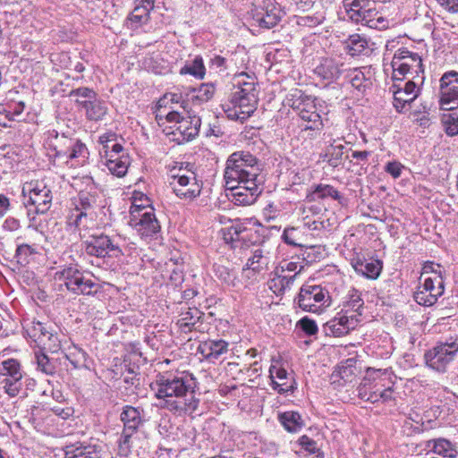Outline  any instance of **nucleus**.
<instances>
[{"label": "nucleus", "instance_id": "obj_28", "mask_svg": "<svg viewBox=\"0 0 458 458\" xmlns=\"http://www.w3.org/2000/svg\"><path fill=\"white\" fill-rule=\"evenodd\" d=\"M254 19L259 26L270 29L280 21L279 10L273 4H269L265 8L256 10Z\"/></svg>", "mask_w": 458, "mask_h": 458}, {"label": "nucleus", "instance_id": "obj_11", "mask_svg": "<svg viewBox=\"0 0 458 458\" xmlns=\"http://www.w3.org/2000/svg\"><path fill=\"white\" fill-rule=\"evenodd\" d=\"M166 120L174 123L172 134L179 144L193 140L199 132L201 119L197 115L182 116L178 111H171Z\"/></svg>", "mask_w": 458, "mask_h": 458}, {"label": "nucleus", "instance_id": "obj_43", "mask_svg": "<svg viewBox=\"0 0 458 458\" xmlns=\"http://www.w3.org/2000/svg\"><path fill=\"white\" fill-rule=\"evenodd\" d=\"M181 74H191L198 79H203L205 75V66L200 56H196L194 60L186 64L180 70Z\"/></svg>", "mask_w": 458, "mask_h": 458}, {"label": "nucleus", "instance_id": "obj_29", "mask_svg": "<svg viewBox=\"0 0 458 458\" xmlns=\"http://www.w3.org/2000/svg\"><path fill=\"white\" fill-rule=\"evenodd\" d=\"M354 270L369 279H377L382 270V264L379 260H366L357 259L352 262Z\"/></svg>", "mask_w": 458, "mask_h": 458}, {"label": "nucleus", "instance_id": "obj_15", "mask_svg": "<svg viewBox=\"0 0 458 458\" xmlns=\"http://www.w3.org/2000/svg\"><path fill=\"white\" fill-rule=\"evenodd\" d=\"M359 314H349V310H342L323 327L327 335L341 337L353 330L359 324Z\"/></svg>", "mask_w": 458, "mask_h": 458}, {"label": "nucleus", "instance_id": "obj_6", "mask_svg": "<svg viewBox=\"0 0 458 458\" xmlns=\"http://www.w3.org/2000/svg\"><path fill=\"white\" fill-rule=\"evenodd\" d=\"M394 382L386 369H368L366 377L357 388L358 396L371 403H386L394 399Z\"/></svg>", "mask_w": 458, "mask_h": 458}, {"label": "nucleus", "instance_id": "obj_16", "mask_svg": "<svg viewBox=\"0 0 458 458\" xmlns=\"http://www.w3.org/2000/svg\"><path fill=\"white\" fill-rule=\"evenodd\" d=\"M230 191L227 194L231 200L236 205L253 204L258 196L262 192L260 182L257 180H246L239 185H233V188H226Z\"/></svg>", "mask_w": 458, "mask_h": 458}, {"label": "nucleus", "instance_id": "obj_3", "mask_svg": "<svg viewBox=\"0 0 458 458\" xmlns=\"http://www.w3.org/2000/svg\"><path fill=\"white\" fill-rule=\"evenodd\" d=\"M439 106L445 111L442 123L445 132L450 136L458 134V72H445L439 80Z\"/></svg>", "mask_w": 458, "mask_h": 458}, {"label": "nucleus", "instance_id": "obj_9", "mask_svg": "<svg viewBox=\"0 0 458 458\" xmlns=\"http://www.w3.org/2000/svg\"><path fill=\"white\" fill-rule=\"evenodd\" d=\"M129 224L141 238L153 237L161 228L154 209L149 206L136 203L131 207Z\"/></svg>", "mask_w": 458, "mask_h": 458}, {"label": "nucleus", "instance_id": "obj_45", "mask_svg": "<svg viewBox=\"0 0 458 458\" xmlns=\"http://www.w3.org/2000/svg\"><path fill=\"white\" fill-rule=\"evenodd\" d=\"M432 450L435 454L444 458H454L457 451L454 445L446 439L434 440Z\"/></svg>", "mask_w": 458, "mask_h": 458}, {"label": "nucleus", "instance_id": "obj_32", "mask_svg": "<svg viewBox=\"0 0 458 458\" xmlns=\"http://www.w3.org/2000/svg\"><path fill=\"white\" fill-rule=\"evenodd\" d=\"M82 109L86 113V116L89 120L98 121L103 119L106 114L107 106L106 103L96 96L95 99L88 100V102H82Z\"/></svg>", "mask_w": 458, "mask_h": 458}, {"label": "nucleus", "instance_id": "obj_21", "mask_svg": "<svg viewBox=\"0 0 458 458\" xmlns=\"http://www.w3.org/2000/svg\"><path fill=\"white\" fill-rule=\"evenodd\" d=\"M228 352V343L222 339L200 342L198 346V352L200 353L206 360L214 361L221 355Z\"/></svg>", "mask_w": 458, "mask_h": 458}, {"label": "nucleus", "instance_id": "obj_63", "mask_svg": "<svg viewBox=\"0 0 458 458\" xmlns=\"http://www.w3.org/2000/svg\"><path fill=\"white\" fill-rule=\"evenodd\" d=\"M428 274H432L431 277H436V276H438L439 278H443L441 266L439 264H436L432 261H426L423 264L421 277Z\"/></svg>", "mask_w": 458, "mask_h": 458}, {"label": "nucleus", "instance_id": "obj_56", "mask_svg": "<svg viewBox=\"0 0 458 458\" xmlns=\"http://www.w3.org/2000/svg\"><path fill=\"white\" fill-rule=\"evenodd\" d=\"M50 333L51 331L49 330V327L46 324H43L39 321L33 322L31 327V334L32 336L37 339V341L43 343Z\"/></svg>", "mask_w": 458, "mask_h": 458}, {"label": "nucleus", "instance_id": "obj_36", "mask_svg": "<svg viewBox=\"0 0 458 458\" xmlns=\"http://www.w3.org/2000/svg\"><path fill=\"white\" fill-rule=\"evenodd\" d=\"M388 21L385 18L382 13L377 8V3L375 5L370 6V10L366 14L362 25H366L372 29L383 30L388 27Z\"/></svg>", "mask_w": 458, "mask_h": 458}, {"label": "nucleus", "instance_id": "obj_7", "mask_svg": "<svg viewBox=\"0 0 458 458\" xmlns=\"http://www.w3.org/2000/svg\"><path fill=\"white\" fill-rule=\"evenodd\" d=\"M55 279L64 282L66 289L75 294L93 295L99 290V285L78 265L65 266L55 273Z\"/></svg>", "mask_w": 458, "mask_h": 458}, {"label": "nucleus", "instance_id": "obj_2", "mask_svg": "<svg viewBox=\"0 0 458 458\" xmlns=\"http://www.w3.org/2000/svg\"><path fill=\"white\" fill-rule=\"evenodd\" d=\"M234 81L229 97L233 108H228L225 112L230 119L244 122L257 109L259 89L256 79L245 72L236 75Z\"/></svg>", "mask_w": 458, "mask_h": 458}, {"label": "nucleus", "instance_id": "obj_17", "mask_svg": "<svg viewBox=\"0 0 458 458\" xmlns=\"http://www.w3.org/2000/svg\"><path fill=\"white\" fill-rule=\"evenodd\" d=\"M444 293L443 278L426 277L422 285L414 293L415 301L423 306H431L437 302V298Z\"/></svg>", "mask_w": 458, "mask_h": 458}, {"label": "nucleus", "instance_id": "obj_41", "mask_svg": "<svg viewBox=\"0 0 458 458\" xmlns=\"http://www.w3.org/2000/svg\"><path fill=\"white\" fill-rule=\"evenodd\" d=\"M38 369L46 375H54L56 372L57 362L43 352L35 353Z\"/></svg>", "mask_w": 458, "mask_h": 458}, {"label": "nucleus", "instance_id": "obj_37", "mask_svg": "<svg viewBox=\"0 0 458 458\" xmlns=\"http://www.w3.org/2000/svg\"><path fill=\"white\" fill-rule=\"evenodd\" d=\"M105 165L108 171L116 177H123L130 165V157L123 153L119 159H106Z\"/></svg>", "mask_w": 458, "mask_h": 458}, {"label": "nucleus", "instance_id": "obj_5", "mask_svg": "<svg viewBox=\"0 0 458 458\" xmlns=\"http://www.w3.org/2000/svg\"><path fill=\"white\" fill-rule=\"evenodd\" d=\"M260 167L258 159L250 152L237 151L229 156L225 169L226 188H233L248 180L259 179Z\"/></svg>", "mask_w": 458, "mask_h": 458}, {"label": "nucleus", "instance_id": "obj_47", "mask_svg": "<svg viewBox=\"0 0 458 458\" xmlns=\"http://www.w3.org/2000/svg\"><path fill=\"white\" fill-rule=\"evenodd\" d=\"M150 12L144 10V8L134 7L127 21L131 28L135 30L140 26L147 23L149 20Z\"/></svg>", "mask_w": 458, "mask_h": 458}, {"label": "nucleus", "instance_id": "obj_54", "mask_svg": "<svg viewBox=\"0 0 458 458\" xmlns=\"http://www.w3.org/2000/svg\"><path fill=\"white\" fill-rule=\"evenodd\" d=\"M364 301L360 298V295L356 292L350 296V300L344 306L347 308L345 310H349V314H359L361 316V310L363 309Z\"/></svg>", "mask_w": 458, "mask_h": 458}, {"label": "nucleus", "instance_id": "obj_39", "mask_svg": "<svg viewBox=\"0 0 458 458\" xmlns=\"http://www.w3.org/2000/svg\"><path fill=\"white\" fill-rule=\"evenodd\" d=\"M214 93L215 88L212 84H202L199 89H192L191 92L187 94V98L201 104L210 100Z\"/></svg>", "mask_w": 458, "mask_h": 458}, {"label": "nucleus", "instance_id": "obj_31", "mask_svg": "<svg viewBox=\"0 0 458 458\" xmlns=\"http://www.w3.org/2000/svg\"><path fill=\"white\" fill-rule=\"evenodd\" d=\"M327 198H331L333 199L338 200L339 202H341L343 199L340 192L333 186L322 183L316 185L314 189L307 195V200L309 202L325 199Z\"/></svg>", "mask_w": 458, "mask_h": 458}, {"label": "nucleus", "instance_id": "obj_64", "mask_svg": "<svg viewBox=\"0 0 458 458\" xmlns=\"http://www.w3.org/2000/svg\"><path fill=\"white\" fill-rule=\"evenodd\" d=\"M403 165L397 161L388 162L386 165L385 171L391 174L394 179L401 176Z\"/></svg>", "mask_w": 458, "mask_h": 458}, {"label": "nucleus", "instance_id": "obj_13", "mask_svg": "<svg viewBox=\"0 0 458 458\" xmlns=\"http://www.w3.org/2000/svg\"><path fill=\"white\" fill-rule=\"evenodd\" d=\"M172 175L170 185L177 197L183 199L192 200L199 196L202 185L199 183L193 172L186 171Z\"/></svg>", "mask_w": 458, "mask_h": 458}, {"label": "nucleus", "instance_id": "obj_52", "mask_svg": "<svg viewBox=\"0 0 458 458\" xmlns=\"http://www.w3.org/2000/svg\"><path fill=\"white\" fill-rule=\"evenodd\" d=\"M355 360L354 359H347L338 367V375L344 382L352 381L355 377Z\"/></svg>", "mask_w": 458, "mask_h": 458}, {"label": "nucleus", "instance_id": "obj_44", "mask_svg": "<svg viewBox=\"0 0 458 458\" xmlns=\"http://www.w3.org/2000/svg\"><path fill=\"white\" fill-rule=\"evenodd\" d=\"M303 226L310 231L328 230L331 224L329 219H321V217L311 216L310 215H302Z\"/></svg>", "mask_w": 458, "mask_h": 458}, {"label": "nucleus", "instance_id": "obj_61", "mask_svg": "<svg viewBox=\"0 0 458 458\" xmlns=\"http://www.w3.org/2000/svg\"><path fill=\"white\" fill-rule=\"evenodd\" d=\"M299 232L294 227H289L284 229L282 238L285 243L291 246H301L298 242L299 240Z\"/></svg>", "mask_w": 458, "mask_h": 458}, {"label": "nucleus", "instance_id": "obj_27", "mask_svg": "<svg viewBox=\"0 0 458 458\" xmlns=\"http://www.w3.org/2000/svg\"><path fill=\"white\" fill-rule=\"evenodd\" d=\"M375 5L374 0H352L347 3L348 9L345 10L347 16L350 20L356 23H361L368 12L370 10V6Z\"/></svg>", "mask_w": 458, "mask_h": 458}, {"label": "nucleus", "instance_id": "obj_51", "mask_svg": "<svg viewBox=\"0 0 458 458\" xmlns=\"http://www.w3.org/2000/svg\"><path fill=\"white\" fill-rule=\"evenodd\" d=\"M135 433H129L123 430L118 440V454L123 457H128L131 453V437Z\"/></svg>", "mask_w": 458, "mask_h": 458}, {"label": "nucleus", "instance_id": "obj_10", "mask_svg": "<svg viewBox=\"0 0 458 458\" xmlns=\"http://www.w3.org/2000/svg\"><path fill=\"white\" fill-rule=\"evenodd\" d=\"M21 194L25 207H34V212L37 214H45L51 207L52 191L43 182L39 181L27 182L22 186Z\"/></svg>", "mask_w": 458, "mask_h": 458}, {"label": "nucleus", "instance_id": "obj_23", "mask_svg": "<svg viewBox=\"0 0 458 458\" xmlns=\"http://www.w3.org/2000/svg\"><path fill=\"white\" fill-rule=\"evenodd\" d=\"M96 204L95 196L89 192H81L79 194L78 204L76 205V212L74 225L77 228L85 226L84 220L88 216L91 215L94 205Z\"/></svg>", "mask_w": 458, "mask_h": 458}, {"label": "nucleus", "instance_id": "obj_34", "mask_svg": "<svg viewBox=\"0 0 458 458\" xmlns=\"http://www.w3.org/2000/svg\"><path fill=\"white\" fill-rule=\"evenodd\" d=\"M67 360L72 364L73 369L89 368L88 354L76 345L69 346L64 352Z\"/></svg>", "mask_w": 458, "mask_h": 458}, {"label": "nucleus", "instance_id": "obj_1", "mask_svg": "<svg viewBox=\"0 0 458 458\" xmlns=\"http://www.w3.org/2000/svg\"><path fill=\"white\" fill-rule=\"evenodd\" d=\"M159 406L176 416L191 415L199 405L195 377L188 372L159 373L151 384Z\"/></svg>", "mask_w": 458, "mask_h": 458}, {"label": "nucleus", "instance_id": "obj_40", "mask_svg": "<svg viewBox=\"0 0 458 458\" xmlns=\"http://www.w3.org/2000/svg\"><path fill=\"white\" fill-rule=\"evenodd\" d=\"M215 276L224 284L229 286H235L237 276L233 269H231L222 264L216 263L213 267Z\"/></svg>", "mask_w": 458, "mask_h": 458}, {"label": "nucleus", "instance_id": "obj_20", "mask_svg": "<svg viewBox=\"0 0 458 458\" xmlns=\"http://www.w3.org/2000/svg\"><path fill=\"white\" fill-rule=\"evenodd\" d=\"M120 419L123 423V430L136 433L144 424V410L141 407L125 405L120 414Z\"/></svg>", "mask_w": 458, "mask_h": 458}, {"label": "nucleus", "instance_id": "obj_8", "mask_svg": "<svg viewBox=\"0 0 458 458\" xmlns=\"http://www.w3.org/2000/svg\"><path fill=\"white\" fill-rule=\"evenodd\" d=\"M391 66L394 81H402L407 74L423 79L420 76L424 72L421 57L406 48H400L394 53Z\"/></svg>", "mask_w": 458, "mask_h": 458}, {"label": "nucleus", "instance_id": "obj_62", "mask_svg": "<svg viewBox=\"0 0 458 458\" xmlns=\"http://www.w3.org/2000/svg\"><path fill=\"white\" fill-rule=\"evenodd\" d=\"M49 352L56 353L61 349V341L56 334L51 332L47 339L42 343Z\"/></svg>", "mask_w": 458, "mask_h": 458}, {"label": "nucleus", "instance_id": "obj_18", "mask_svg": "<svg viewBox=\"0 0 458 458\" xmlns=\"http://www.w3.org/2000/svg\"><path fill=\"white\" fill-rule=\"evenodd\" d=\"M415 76L408 80L403 84H394L393 86L394 102L393 105L397 112H403L407 105L413 102L420 93V87L414 81Z\"/></svg>", "mask_w": 458, "mask_h": 458}, {"label": "nucleus", "instance_id": "obj_4", "mask_svg": "<svg viewBox=\"0 0 458 458\" xmlns=\"http://www.w3.org/2000/svg\"><path fill=\"white\" fill-rule=\"evenodd\" d=\"M85 251L89 256L97 258H114L130 255L134 249L127 239L119 234L94 233L83 242ZM131 245H134L131 243Z\"/></svg>", "mask_w": 458, "mask_h": 458}, {"label": "nucleus", "instance_id": "obj_59", "mask_svg": "<svg viewBox=\"0 0 458 458\" xmlns=\"http://www.w3.org/2000/svg\"><path fill=\"white\" fill-rule=\"evenodd\" d=\"M13 368L18 371H21L20 363L16 360L9 359L3 361L2 369L0 370L1 378H4V377H11V375L13 376L14 372V369H13Z\"/></svg>", "mask_w": 458, "mask_h": 458}, {"label": "nucleus", "instance_id": "obj_50", "mask_svg": "<svg viewBox=\"0 0 458 458\" xmlns=\"http://www.w3.org/2000/svg\"><path fill=\"white\" fill-rule=\"evenodd\" d=\"M97 93L93 89L86 87L78 88L70 92V97L74 98L75 102L81 108L83 101L95 99Z\"/></svg>", "mask_w": 458, "mask_h": 458}, {"label": "nucleus", "instance_id": "obj_30", "mask_svg": "<svg viewBox=\"0 0 458 458\" xmlns=\"http://www.w3.org/2000/svg\"><path fill=\"white\" fill-rule=\"evenodd\" d=\"M201 316V311L197 308H188L187 310L181 313L176 325L182 332H191L195 328V325L199 321Z\"/></svg>", "mask_w": 458, "mask_h": 458}, {"label": "nucleus", "instance_id": "obj_57", "mask_svg": "<svg viewBox=\"0 0 458 458\" xmlns=\"http://www.w3.org/2000/svg\"><path fill=\"white\" fill-rule=\"evenodd\" d=\"M88 154V149L84 144L80 141H75L67 151V157L70 159L85 158Z\"/></svg>", "mask_w": 458, "mask_h": 458}, {"label": "nucleus", "instance_id": "obj_53", "mask_svg": "<svg viewBox=\"0 0 458 458\" xmlns=\"http://www.w3.org/2000/svg\"><path fill=\"white\" fill-rule=\"evenodd\" d=\"M247 232L246 228L243 227L241 224L236 223L227 228V232L225 233V240L226 242H239L244 239V233Z\"/></svg>", "mask_w": 458, "mask_h": 458}, {"label": "nucleus", "instance_id": "obj_60", "mask_svg": "<svg viewBox=\"0 0 458 458\" xmlns=\"http://www.w3.org/2000/svg\"><path fill=\"white\" fill-rule=\"evenodd\" d=\"M297 326L308 335H314L318 333V326L313 319L304 317L300 319Z\"/></svg>", "mask_w": 458, "mask_h": 458}, {"label": "nucleus", "instance_id": "obj_38", "mask_svg": "<svg viewBox=\"0 0 458 458\" xmlns=\"http://www.w3.org/2000/svg\"><path fill=\"white\" fill-rule=\"evenodd\" d=\"M291 96L292 97L290 99H294L293 101L292 107L297 112L298 114L299 108H303V112L318 108L316 98H312L311 97L304 95L300 90H295Z\"/></svg>", "mask_w": 458, "mask_h": 458}, {"label": "nucleus", "instance_id": "obj_49", "mask_svg": "<svg viewBox=\"0 0 458 458\" xmlns=\"http://www.w3.org/2000/svg\"><path fill=\"white\" fill-rule=\"evenodd\" d=\"M21 12V5L17 0H0V15L17 16Z\"/></svg>", "mask_w": 458, "mask_h": 458}, {"label": "nucleus", "instance_id": "obj_42", "mask_svg": "<svg viewBox=\"0 0 458 458\" xmlns=\"http://www.w3.org/2000/svg\"><path fill=\"white\" fill-rule=\"evenodd\" d=\"M344 146L343 144H331L326 153L327 162L332 167L339 166L344 160Z\"/></svg>", "mask_w": 458, "mask_h": 458}, {"label": "nucleus", "instance_id": "obj_48", "mask_svg": "<svg viewBox=\"0 0 458 458\" xmlns=\"http://www.w3.org/2000/svg\"><path fill=\"white\" fill-rule=\"evenodd\" d=\"M267 258L263 256V251L257 249L253 255L248 259L244 270H251L253 272H259L267 266Z\"/></svg>", "mask_w": 458, "mask_h": 458}, {"label": "nucleus", "instance_id": "obj_35", "mask_svg": "<svg viewBox=\"0 0 458 458\" xmlns=\"http://www.w3.org/2000/svg\"><path fill=\"white\" fill-rule=\"evenodd\" d=\"M278 420L285 430L291 433L298 432L303 427L301 416L296 411H290L280 413Z\"/></svg>", "mask_w": 458, "mask_h": 458}, {"label": "nucleus", "instance_id": "obj_33", "mask_svg": "<svg viewBox=\"0 0 458 458\" xmlns=\"http://www.w3.org/2000/svg\"><path fill=\"white\" fill-rule=\"evenodd\" d=\"M294 280L295 276L284 275L276 270L274 276L268 281V287L276 295H281L291 288Z\"/></svg>", "mask_w": 458, "mask_h": 458}, {"label": "nucleus", "instance_id": "obj_24", "mask_svg": "<svg viewBox=\"0 0 458 458\" xmlns=\"http://www.w3.org/2000/svg\"><path fill=\"white\" fill-rule=\"evenodd\" d=\"M65 458H102L103 449L99 445H79L67 446Z\"/></svg>", "mask_w": 458, "mask_h": 458}, {"label": "nucleus", "instance_id": "obj_25", "mask_svg": "<svg viewBox=\"0 0 458 458\" xmlns=\"http://www.w3.org/2000/svg\"><path fill=\"white\" fill-rule=\"evenodd\" d=\"M345 49L352 56L369 55L372 52V47L366 37L353 34L345 41Z\"/></svg>", "mask_w": 458, "mask_h": 458}, {"label": "nucleus", "instance_id": "obj_14", "mask_svg": "<svg viewBox=\"0 0 458 458\" xmlns=\"http://www.w3.org/2000/svg\"><path fill=\"white\" fill-rule=\"evenodd\" d=\"M458 344L455 342L441 344L425 353L426 363L437 371H444L454 360Z\"/></svg>", "mask_w": 458, "mask_h": 458}, {"label": "nucleus", "instance_id": "obj_22", "mask_svg": "<svg viewBox=\"0 0 458 458\" xmlns=\"http://www.w3.org/2000/svg\"><path fill=\"white\" fill-rule=\"evenodd\" d=\"M344 71V63L340 59L332 57L322 58L315 68V73L323 80L333 81L339 77Z\"/></svg>", "mask_w": 458, "mask_h": 458}, {"label": "nucleus", "instance_id": "obj_58", "mask_svg": "<svg viewBox=\"0 0 458 458\" xmlns=\"http://www.w3.org/2000/svg\"><path fill=\"white\" fill-rule=\"evenodd\" d=\"M303 266L297 263V262H285L283 265H281L280 267L276 268V270L279 273H284V275L289 276H295V277L301 273L302 270Z\"/></svg>", "mask_w": 458, "mask_h": 458}, {"label": "nucleus", "instance_id": "obj_55", "mask_svg": "<svg viewBox=\"0 0 458 458\" xmlns=\"http://www.w3.org/2000/svg\"><path fill=\"white\" fill-rule=\"evenodd\" d=\"M347 76L349 78L350 83L353 88H355L358 90H362L363 89H365L367 79L360 70L354 69L351 71Z\"/></svg>", "mask_w": 458, "mask_h": 458}, {"label": "nucleus", "instance_id": "obj_26", "mask_svg": "<svg viewBox=\"0 0 458 458\" xmlns=\"http://www.w3.org/2000/svg\"><path fill=\"white\" fill-rule=\"evenodd\" d=\"M303 108H299V116L301 120L308 122L304 129L301 130V133L308 134L310 136H316L323 127L322 118L318 111V108L310 111L303 112Z\"/></svg>", "mask_w": 458, "mask_h": 458}, {"label": "nucleus", "instance_id": "obj_19", "mask_svg": "<svg viewBox=\"0 0 458 458\" xmlns=\"http://www.w3.org/2000/svg\"><path fill=\"white\" fill-rule=\"evenodd\" d=\"M271 387L280 394L293 393L296 389V381L291 373L282 367L272 365L269 368Z\"/></svg>", "mask_w": 458, "mask_h": 458}, {"label": "nucleus", "instance_id": "obj_46", "mask_svg": "<svg viewBox=\"0 0 458 458\" xmlns=\"http://www.w3.org/2000/svg\"><path fill=\"white\" fill-rule=\"evenodd\" d=\"M38 246L36 244H19L16 249L15 257L18 263L21 265H26L30 261V258L35 254H38Z\"/></svg>", "mask_w": 458, "mask_h": 458}, {"label": "nucleus", "instance_id": "obj_12", "mask_svg": "<svg viewBox=\"0 0 458 458\" xmlns=\"http://www.w3.org/2000/svg\"><path fill=\"white\" fill-rule=\"evenodd\" d=\"M330 296L320 285L304 284L298 295L299 307L308 312H318L322 307L328 306Z\"/></svg>", "mask_w": 458, "mask_h": 458}]
</instances>
